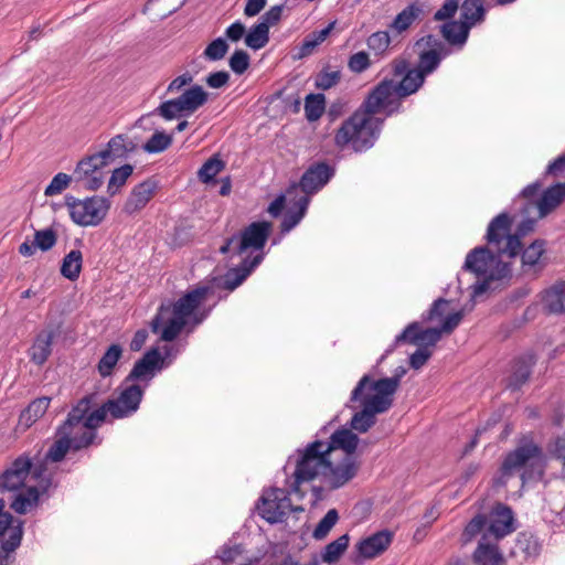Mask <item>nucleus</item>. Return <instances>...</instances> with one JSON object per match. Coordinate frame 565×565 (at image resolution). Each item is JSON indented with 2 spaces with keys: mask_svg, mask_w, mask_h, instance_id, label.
<instances>
[{
  "mask_svg": "<svg viewBox=\"0 0 565 565\" xmlns=\"http://www.w3.org/2000/svg\"><path fill=\"white\" fill-rule=\"evenodd\" d=\"M384 113L383 106L370 104L369 95L361 106L337 129L334 143L344 149L351 148L355 152H363L371 149L379 139L384 118L376 117Z\"/></svg>",
  "mask_w": 565,
  "mask_h": 565,
  "instance_id": "1",
  "label": "nucleus"
},
{
  "mask_svg": "<svg viewBox=\"0 0 565 565\" xmlns=\"http://www.w3.org/2000/svg\"><path fill=\"white\" fill-rule=\"evenodd\" d=\"M545 459L542 448L533 440L523 438L516 448L508 452L501 463L494 484L503 487L516 472H521L522 482L540 480L543 477Z\"/></svg>",
  "mask_w": 565,
  "mask_h": 565,
  "instance_id": "2",
  "label": "nucleus"
},
{
  "mask_svg": "<svg viewBox=\"0 0 565 565\" xmlns=\"http://www.w3.org/2000/svg\"><path fill=\"white\" fill-rule=\"evenodd\" d=\"M424 82V74L413 67L399 82H395L393 78H383L369 93V102L375 106H383L384 114L392 116L402 111V100L415 94Z\"/></svg>",
  "mask_w": 565,
  "mask_h": 565,
  "instance_id": "3",
  "label": "nucleus"
},
{
  "mask_svg": "<svg viewBox=\"0 0 565 565\" xmlns=\"http://www.w3.org/2000/svg\"><path fill=\"white\" fill-rule=\"evenodd\" d=\"M98 395L99 393L96 392ZM143 397V390L138 384L125 386L117 398L107 399L100 405H96V409L88 412L84 426L87 428L99 427L109 414L114 419L126 418L134 415L140 406Z\"/></svg>",
  "mask_w": 565,
  "mask_h": 565,
  "instance_id": "4",
  "label": "nucleus"
},
{
  "mask_svg": "<svg viewBox=\"0 0 565 565\" xmlns=\"http://www.w3.org/2000/svg\"><path fill=\"white\" fill-rule=\"evenodd\" d=\"M330 446L320 439L309 443L303 449H298L291 492L298 493L301 483L322 477L330 467Z\"/></svg>",
  "mask_w": 565,
  "mask_h": 565,
  "instance_id": "5",
  "label": "nucleus"
},
{
  "mask_svg": "<svg viewBox=\"0 0 565 565\" xmlns=\"http://www.w3.org/2000/svg\"><path fill=\"white\" fill-rule=\"evenodd\" d=\"M96 405H98L97 393L87 394L77 402L68 413L66 420L58 427L56 433L57 439L46 452L45 458L47 460L60 462L70 449L74 450V443L71 436L74 435V429L81 427L82 422H85L87 417V413Z\"/></svg>",
  "mask_w": 565,
  "mask_h": 565,
  "instance_id": "6",
  "label": "nucleus"
},
{
  "mask_svg": "<svg viewBox=\"0 0 565 565\" xmlns=\"http://www.w3.org/2000/svg\"><path fill=\"white\" fill-rule=\"evenodd\" d=\"M398 385L396 379L384 377L373 381L370 375L365 374L358 382L351 392L348 407L355 409L358 399H365L372 404L374 408L388 411L393 405L392 396L397 391Z\"/></svg>",
  "mask_w": 565,
  "mask_h": 565,
  "instance_id": "7",
  "label": "nucleus"
},
{
  "mask_svg": "<svg viewBox=\"0 0 565 565\" xmlns=\"http://www.w3.org/2000/svg\"><path fill=\"white\" fill-rule=\"evenodd\" d=\"M489 245L473 248L466 257L463 269L478 277L500 280L510 275V265L501 259Z\"/></svg>",
  "mask_w": 565,
  "mask_h": 565,
  "instance_id": "8",
  "label": "nucleus"
},
{
  "mask_svg": "<svg viewBox=\"0 0 565 565\" xmlns=\"http://www.w3.org/2000/svg\"><path fill=\"white\" fill-rule=\"evenodd\" d=\"M512 222L513 218L507 212H502L488 225L487 244L499 256L514 258L522 249V243L518 241V236L511 234Z\"/></svg>",
  "mask_w": 565,
  "mask_h": 565,
  "instance_id": "9",
  "label": "nucleus"
},
{
  "mask_svg": "<svg viewBox=\"0 0 565 565\" xmlns=\"http://www.w3.org/2000/svg\"><path fill=\"white\" fill-rule=\"evenodd\" d=\"M65 204L70 210L72 221L81 226L98 225L105 218L110 207L109 200L98 195L85 200L66 195Z\"/></svg>",
  "mask_w": 565,
  "mask_h": 565,
  "instance_id": "10",
  "label": "nucleus"
},
{
  "mask_svg": "<svg viewBox=\"0 0 565 565\" xmlns=\"http://www.w3.org/2000/svg\"><path fill=\"white\" fill-rule=\"evenodd\" d=\"M288 494L279 488L265 491L257 504L259 515L270 524L284 522L289 512L292 511Z\"/></svg>",
  "mask_w": 565,
  "mask_h": 565,
  "instance_id": "11",
  "label": "nucleus"
},
{
  "mask_svg": "<svg viewBox=\"0 0 565 565\" xmlns=\"http://www.w3.org/2000/svg\"><path fill=\"white\" fill-rule=\"evenodd\" d=\"M107 166L108 164L102 160L97 152L87 156L76 164L73 172L74 182L85 190L96 191L104 183L103 169Z\"/></svg>",
  "mask_w": 565,
  "mask_h": 565,
  "instance_id": "12",
  "label": "nucleus"
},
{
  "mask_svg": "<svg viewBox=\"0 0 565 565\" xmlns=\"http://www.w3.org/2000/svg\"><path fill=\"white\" fill-rule=\"evenodd\" d=\"M271 231V224L266 221L253 222L237 235L236 255H243L249 249L262 250Z\"/></svg>",
  "mask_w": 565,
  "mask_h": 565,
  "instance_id": "13",
  "label": "nucleus"
},
{
  "mask_svg": "<svg viewBox=\"0 0 565 565\" xmlns=\"http://www.w3.org/2000/svg\"><path fill=\"white\" fill-rule=\"evenodd\" d=\"M209 292L210 288L206 286H199L188 291L174 302L172 309L173 316L183 321H188L186 319L193 316V324H200L204 320L205 315H198L195 310L206 300Z\"/></svg>",
  "mask_w": 565,
  "mask_h": 565,
  "instance_id": "14",
  "label": "nucleus"
},
{
  "mask_svg": "<svg viewBox=\"0 0 565 565\" xmlns=\"http://www.w3.org/2000/svg\"><path fill=\"white\" fill-rule=\"evenodd\" d=\"M360 465L354 457L343 456L335 463L333 457H330V467L326 469L322 478L330 489H339L351 481L358 473Z\"/></svg>",
  "mask_w": 565,
  "mask_h": 565,
  "instance_id": "15",
  "label": "nucleus"
},
{
  "mask_svg": "<svg viewBox=\"0 0 565 565\" xmlns=\"http://www.w3.org/2000/svg\"><path fill=\"white\" fill-rule=\"evenodd\" d=\"M32 468V459L26 454L19 456L0 476V490L15 491L20 489Z\"/></svg>",
  "mask_w": 565,
  "mask_h": 565,
  "instance_id": "16",
  "label": "nucleus"
},
{
  "mask_svg": "<svg viewBox=\"0 0 565 565\" xmlns=\"http://www.w3.org/2000/svg\"><path fill=\"white\" fill-rule=\"evenodd\" d=\"M158 189L159 181L154 177L148 178L135 185L124 204L122 211L128 215H132L142 210L154 196Z\"/></svg>",
  "mask_w": 565,
  "mask_h": 565,
  "instance_id": "17",
  "label": "nucleus"
},
{
  "mask_svg": "<svg viewBox=\"0 0 565 565\" xmlns=\"http://www.w3.org/2000/svg\"><path fill=\"white\" fill-rule=\"evenodd\" d=\"M333 174V168L327 162L313 163L302 174L299 186L306 194H312L323 188Z\"/></svg>",
  "mask_w": 565,
  "mask_h": 565,
  "instance_id": "18",
  "label": "nucleus"
},
{
  "mask_svg": "<svg viewBox=\"0 0 565 565\" xmlns=\"http://www.w3.org/2000/svg\"><path fill=\"white\" fill-rule=\"evenodd\" d=\"M460 9L461 21H449L444 23L440 28L444 39L451 45H463L468 39L469 30L477 23L483 21L469 18L465 12L463 2Z\"/></svg>",
  "mask_w": 565,
  "mask_h": 565,
  "instance_id": "19",
  "label": "nucleus"
},
{
  "mask_svg": "<svg viewBox=\"0 0 565 565\" xmlns=\"http://www.w3.org/2000/svg\"><path fill=\"white\" fill-rule=\"evenodd\" d=\"M161 364L162 358L159 350L151 349L135 363L124 383H130L134 381H150L154 376L156 370L161 369Z\"/></svg>",
  "mask_w": 565,
  "mask_h": 565,
  "instance_id": "20",
  "label": "nucleus"
},
{
  "mask_svg": "<svg viewBox=\"0 0 565 565\" xmlns=\"http://www.w3.org/2000/svg\"><path fill=\"white\" fill-rule=\"evenodd\" d=\"M513 521L514 518L511 508L503 503H497L491 511L490 524L486 534H490L494 536L495 540H500L515 530Z\"/></svg>",
  "mask_w": 565,
  "mask_h": 565,
  "instance_id": "21",
  "label": "nucleus"
},
{
  "mask_svg": "<svg viewBox=\"0 0 565 565\" xmlns=\"http://www.w3.org/2000/svg\"><path fill=\"white\" fill-rule=\"evenodd\" d=\"M264 255L257 254L253 258L246 257L239 266L230 269L223 277V288L234 290L237 288L250 273L263 262Z\"/></svg>",
  "mask_w": 565,
  "mask_h": 565,
  "instance_id": "22",
  "label": "nucleus"
},
{
  "mask_svg": "<svg viewBox=\"0 0 565 565\" xmlns=\"http://www.w3.org/2000/svg\"><path fill=\"white\" fill-rule=\"evenodd\" d=\"M393 534L383 530L360 541L356 545L359 554L364 558H373L383 553L391 544Z\"/></svg>",
  "mask_w": 565,
  "mask_h": 565,
  "instance_id": "23",
  "label": "nucleus"
},
{
  "mask_svg": "<svg viewBox=\"0 0 565 565\" xmlns=\"http://www.w3.org/2000/svg\"><path fill=\"white\" fill-rule=\"evenodd\" d=\"M137 145L125 135H116L113 137L106 149L97 152L105 163L110 164L116 159L125 158L129 152H134Z\"/></svg>",
  "mask_w": 565,
  "mask_h": 565,
  "instance_id": "24",
  "label": "nucleus"
},
{
  "mask_svg": "<svg viewBox=\"0 0 565 565\" xmlns=\"http://www.w3.org/2000/svg\"><path fill=\"white\" fill-rule=\"evenodd\" d=\"M359 437L354 434L350 428H339L337 429L329 438L328 441H324L327 446H330V456L333 457L337 450H343L344 456L353 457L358 445Z\"/></svg>",
  "mask_w": 565,
  "mask_h": 565,
  "instance_id": "25",
  "label": "nucleus"
},
{
  "mask_svg": "<svg viewBox=\"0 0 565 565\" xmlns=\"http://www.w3.org/2000/svg\"><path fill=\"white\" fill-rule=\"evenodd\" d=\"M361 409L355 412L350 420V429L360 434L366 433L376 423V415L384 413L382 409L374 408L371 403L365 399H358Z\"/></svg>",
  "mask_w": 565,
  "mask_h": 565,
  "instance_id": "26",
  "label": "nucleus"
},
{
  "mask_svg": "<svg viewBox=\"0 0 565 565\" xmlns=\"http://www.w3.org/2000/svg\"><path fill=\"white\" fill-rule=\"evenodd\" d=\"M487 534L479 541L476 551L472 554L475 565H504L505 561L502 553L495 544L486 542Z\"/></svg>",
  "mask_w": 565,
  "mask_h": 565,
  "instance_id": "27",
  "label": "nucleus"
},
{
  "mask_svg": "<svg viewBox=\"0 0 565 565\" xmlns=\"http://www.w3.org/2000/svg\"><path fill=\"white\" fill-rule=\"evenodd\" d=\"M565 200V182L547 188L536 203L539 217H545Z\"/></svg>",
  "mask_w": 565,
  "mask_h": 565,
  "instance_id": "28",
  "label": "nucleus"
},
{
  "mask_svg": "<svg viewBox=\"0 0 565 565\" xmlns=\"http://www.w3.org/2000/svg\"><path fill=\"white\" fill-rule=\"evenodd\" d=\"M53 331H41L29 349L30 360L36 365H43L52 353Z\"/></svg>",
  "mask_w": 565,
  "mask_h": 565,
  "instance_id": "29",
  "label": "nucleus"
},
{
  "mask_svg": "<svg viewBox=\"0 0 565 565\" xmlns=\"http://www.w3.org/2000/svg\"><path fill=\"white\" fill-rule=\"evenodd\" d=\"M518 0H463V9L469 18L484 20L487 9L494 7H507Z\"/></svg>",
  "mask_w": 565,
  "mask_h": 565,
  "instance_id": "30",
  "label": "nucleus"
},
{
  "mask_svg": "<svg viewBox=\"0 0 565 565\" xmlns=\"http://www.w3.org/2000/svg\"><path fill=\"white\" fill-rule=\"evenodd\" d=\"M533 364L532 356L519 358L513 365L512 374L508 379L507 387L519 390L529 380Z\"/></svg>",
  "mask_w": 565,
  "mask_h": 565,
  "instance_id": "31",
  "label": "nucleus"
},
{
  "mask_svg": "<svg viewBox=\"0 0 565 565\" xmlns=\"http://www.w3.org/2000/svg\"><path fill=\"white\" fill-rule=\"evenodd\" d=\"M543 306L550 313L565 312V281L556 282L545 291Z\"/></svg>",
  "mask_w": 565,
  "mask_h": 565,
  "instance_id": "32",
  "label": "nucleus"
},
{
  "mask_svg": "<svg viewBox=\"0 0 565 565\" xmlns=\"http://www.w3.org/2000/svg\"><path fill=\"white\" fill-rule=\"evenodd\" d=\"M209 94L200 85H194L185 89L178 98L182 104L185 114L190 115L196 111L207 102Z\"/></svg>",
  "mask_w": 565,
  "mask_h": 565,
  "instance_id": "33",
  "label": "nucleus"
},
{
  "mask_svg": "<svg viewBox=\"0 0 565 565\" xmlns=\"http://www.w3.org/2000/svg\"><path fill=\"white\" fill-rule=\"evenodd\" d=\"M51 398L46 396H42L32 401L25 409H23L19 416V424L29 428L33 423H35L39 418H41L49 405Z\"/></svg>",
  "mask_w": 565,
  "mask_h": 565,
  "instance_id": "34",
  "label": "nucleus"
},
{
  "mask_svg": "<svg viewBox=\"0 0 565 565\" xmlns=\"http://www.w3.org/2000/svg\"><path fill=\"white\" fill-rule=\"evenodd\" d=\"M335 22L329 23L328 26L320 31H315L308 34L301 45L298 49V53L296 55L297 58H305L313 53L316 47L320 45L330 34L332 29L334 28Z\"/></svg>",
  "mask_w": 565,
  "mask_h": 565,
  "instance_id": "35",
  "label": "nucleus"
},
{
  "mask_svg": "<svg viewBox=\"0 0 565 565\" xmlns=\"http://www.w3.org/2000/svg\"><path fill=\"white\" fill-rule=\"evenodd\" d=\"M83 264V255L79 249H72L62 260L61 274L71 281L79 277Z\"/></svg>",
  "mask_w": 565,
  "mask_h": 565,
  "instance_id": "36",
  "label": "nucleus"
},
{
  "mask_svg": "<svg viewBox=\"0 0 565 565\" xmlns=\"http://www.w3.org/2000/svg\"><path fill=\"white\" fill-rule=\"evenodd\" d=\"M245 44L254 51L265 47L269 42V29L259 21L245 35Z\"/></svg>",
  "mask_w": 565,
  "mask_h": 565,
  "instance_id": "37",
  "label": "nucleus"
},
{
  "mask_svg": "<svg viewBox=\"0 0 565 565\" xmlns=\"http://www.w3.org/2000/svg\"><path fill=\"white\" fill-rule=\"evenodd\" d=\"M422 12L423 10L419 4L412 3L395 17L391 28L398 32H403L407 30L413 24V22L420 17Z\"/></svg>",
  "mask_w": 565,
  "mask_h": 565,
  "instance_id": "38",
  "label": "nucleus"
},
{
  "mask_svg": "<svg viewBox=\"0 0 565 565\" xmlns=\"http://www.w3.org/2000/svg\"><path fill=\"white\" fill-rule=\"evenodd\" d=\"M121 354L122 348L119 344L114 343L107 349L97 364V370L100 376L107 377L111 375L113 370L121 358Z\"/></svg>",
  "mask_w": 565,
  "mask_h": 565,
  "instance_id": "39",
  "label": "nucleus"
},
{
  "mask_svg": "<svg viewBox=\"0 0 565 565\" xmlns=\"http://www.w3.org/2000/svg\"><path fill=\"white\" fill-rule=\"evenodd\" d=\"M40 492L36 487H29L24 493H19L11 502L10 508L19 513L25 514L39 502Z\"/></svg>",
  "mask_w": 565,
  "mask_h": 565,
  "instance_id": "40",
  "label": "nucleus"
},
{
  "mask_svg": "<svg viewBox=\"0 0 565 565\" xmlns=\"http://www.w3.org/2000/svg\"><path fill=\"white\" fill-rule=\"evenodd\" d=\"M326 97L323 94H309L305 98V113L309 121L318 120L324 113Z\"/></svg>",
  "mask_w": 565,
  "mask_h": 565,
  "instance_id": "41",
  "label": "nucleus"
},
{
  "mask_svg": "<svg viewBox=\"0 0 565 565\" xmlns=\"http://www.w3.org/2000/svg\"><path fill=\"white\" fill-rule=\"evenodd\" d=\"M349 540V535L343 534L333 542L329 543L324 547V552L321 555L322 561L327 564H333L338 562L341 555L348 548Z\"/></svg>",
  "mask_w": 565,
  "mask_h": 565,
  "instance_id": "42",
  "label": "nucleus"
},
{
  "mask_svg": "<svg viewBox=\"0 0 565 565\" xmlns=\"http://www.w3.org/2000/svg\"><path fill=\"white\" fill-rule=\"evenodd\" d=\"M309 204V199L307 196H301L297 202L296 211H288L280 224V228L282 233H288L291 231L305 216L307 206Z\"/></svg>",
  "mask_w": 565,
  "mask_h": 565,
  "instance_id": "43",
  "label": "nucleus"
},
{
  "mask_svg": "<svg viewBox=\"0 0 565 565\" xmlns=\"http://www.w3.org/2000/svg\"><path fill=\"white\" fill-rule=\"evenodd\" d=\"M158 115L164 118L166 120H172L181 115H186L185 110L180 103L179 98L170 99L161 103L153 111L148 114L147 116Z\"/></svg>",
  "mask_w": 565,
  "mask_h": 565,
  "instance_id": "44",
  "label": "nucleus"
},
{
  "mask_svg": "<svg viewBox=\"0 0 565 565\" xmlns=\"http://www.w3.org/2000/svg\"><path fill=\"white\" fill-rule=\"evenodd\" d=\"M172 135L164 131H156L142 146V149L148 153H159L167 150L172 145Z\"/></svg>",
  "mask_w": 565,
  "mask_h": 565,
  "instance_id": "45",
  "label": "nucleus"
},
{
  "mask_svg": "<svg viewBox=\"0 0 565 565\" xmlns=\"http://www.w3.org/2000/svg\"><path fill=\"white\" fill-rule=\"evenodd\" d=\"M224 167L225 163L223 160L215 154L204 162L198 172V177L203 183H209L224 169Z\"/></svg>",
  "mask_w": 565,
  "mask_h": 565,
  "instance_id": "46",
  "label": "nucleus"
},
{
  "mask_svg": "<svg viewBox=\"0 0 565 565\" xmlns=\"http://www.w3.org/2000/svg\"><path fill=\"white\" fill-rule=\"evenodd\" d=\"M134 167L131 164H124L113 171L109 179L107 191L110 195H115L118 190L126 183L127 179L132 174Z\"/></svg>",
  "mask_w": 565,
  "mask_h": 565,
  "instance_id": "47",
  "label": "nucleus"
},
{
  "mask_svg": "<svg viewBox=\"0 0 565 565\" xmlns=\"http://www.w3.org/2000/svg\"><path fill=\"white\" fill-rule=\"evenodd\" d=\"M423 331V329L420 328L419 323L418 322H412L409 323L405 329L404 331L398 334L395 340H394V343L391 345V348H388L386 351H385V354L382 356L381 360H383L386 355H388L390 353H392L394 351V349L402 342H409L412 344H418L419 341H414V338L416 337H420V332Z\"/></svg>",
  "mask_w": 565,
  "mask_h": 565,
  "instance_id": "48",
  "label": "nucleus"
},
{
  "mask_svg": "<svg viewBox=\"0 0 565 565\" xmlns=\"http://www.w3.org/2000/svg\"><path fill=\"white\" fill-rule=\"evenodd\" d=\"M441 56L436 50H428L419 55V61L415 67L424 74V77L433 73L440 64Z\"/></svg>",
  "mask_w": 565,
  "mask_h": 565,
  "instance_id": "49",
  "label": "nucleus"
},
{
  "mask_svg": "<svg viewBox=\"0 0 565 565\" xmlns=\"http://www.w3.org/2000/svg\"><path fill=\"white\" fill-rule=\"evenodd\" d=\"M9 529L11 530L9 537L4 540L1 545V553L7 557L9 553L14 552L21 544L23 536V522L17 520V524L14 525L13 523Z\"/></svg>",
  "mask_w": 565,
  "mask_h": 565,
  "instance_id": "50",
  "label": "nucleus"
},
{
  "mask_svg": "<svg viewBox=\"0 0 565 565\" xmlns=\"http://www.w3.org/2000/svg\"><path fill=\"white\" fill-rule=\"evenodd\" d=\"M338 520V511L335 509H330L315 527L312 536L316 540H323L329 534L331 529L337 524Z\"/></svg>",
  "mask_w": 565,
  "mask_h": 565,
  "instance_id": "51",
  "label": "nucleus"
},
{
  "mask_svg": "<svg viewBox=\"0 0 565 565\" xmlns=\"http://www.w3.org/2000/svg\"><path fill=\"white\" fill-rule=\"evenodd\" d=\"M341 79V72L339 70L331 71L324 67L320 71L315 78V86L318 89L327 90L335 86Z\"/></svg>",
  "mask_w": 565,
  "mask_h": 565,
  "instance_id": "52",
  "label": "nucleus"
},
{
  "mask_svg": "<svg viewBox=\"0 0 565 565\" xmlns=\"http://www.w3.org/2000/svg\"><path fill=\"white\" fill-rule=\"evenodd\" d=\"M95 428H87L84 426V420L81 424V427L74 429V435L71 436L72 441L74 443V450H81L83 448L88 447L94 443L96 438Z\"/></svg>",
  "mask_w": 565,
  "mask_h": 565,
  "instance_id": "53",
  "label": "nucleus"
},
{
  "mask_svg": "<svg viewBox=\"0 0 565 565\" xmlns=\"http://www.w3.org/2000/svg\"><path fill=\"white\" fill-rule=\"evenodd\" d=\"M545 242L542 239L534 241L522 253L523 266L534 267L540 264V258L544 253Z\"/></svg>",
  "mask_w": 565,
  "mask_h": 565,
  "instance_id": "54",
  "label": "nucleus"
},
{
  "mask_svg": "<svg viewBox=\"0 0 565 565\" xmlns=\"http://www.w3.org/2000/svg\"><path fill=\"white\" fill-rule=\"evenodd\" d=\"M230 49L226 40L217 38L213 40L204 50L203 57L207 61H220L225 57Z\"/></svg>",
  "mask_w": 565,
  "mask_h": 565,
  "instance_id": "55",
  "label": "nucleus"
},
{
  "mask_svg": "<svg viewBox=\"0 0 565 565\" xmlns=\"http://www.w3.org/2000/svg\"><path fill=\"white\" fill-rule=\"evenodd\" d=\"M72 181H74L73 174L68 175L63 172L55 174L50 184L45 188L44 195L53 196L62 193Z\"/></svg>",
  "mask_w": 565,
  "mask_h": 565,
  "instance_id": "56",
  "label": "nucleus"
},
{
  "mask_svg": "<svg viewBox=\"0 0 565 565\" xmlns=\"http://www.w3.org/2000/svg\"><path fill=\"white\" fill-rule=\"evenodd\" d=\"M57 241L56 232L52 228H45L35 231L34 233V244L36 248H40L42 252L50 250Z\"/></svg>",
  "mask_w": 565,
  "mask_h": 565,
  "instance_id": "57",
  "label": "nucleus"
},
{
  "mask_svg": "<svg viewBox=\"0 0 565 565\" xmlns=\"http://www.w3.org/2000/svg\"><path fill=\"white\" fill-rule=\"evenodd\" d=\"M250 64V57L244 50H236L228 60L231 70L237 74H244Z\"/></svg>",
  "mask_w": 565,
  "mask_h": 565,
  "instance_id": "58",
  "label": "nucleus"
},
{
  "mask_svg": "<svg viewBox=\"0 0 565 565\" xmlns=\"http://www.w3.org/2000/svg\"><path fill=\"white\" fill-rule=\"evenodd\" d=\"M487 524V516L484 514H477L465 527L462 533V541L470 542L478 535Z\"/></svg>",
  "mask_w": 565,
  "mask_h": 565,
  "instance_id": "59",
  "label": "nucleus"
},
{
  "mask_svg": "<svg viewBox=\"0 0 565 565\" xmlns=\"http://www.w3.org/2000/svg\"><path fill=\"white\" fill-rule=\"evenodd\" d=\"M188 321H183L180 318L173 316L161 332V339L163 341H173L186 326Z\"/></svg>",
  "mask_w": 565,
  "mask_h": 565,
  "instance_id": "60",
  "label": "nucleus"
},
{
  "mask_svg": "<svg viewBox=\"0 0 565 565\" xmlns=\"http://www.w3.org/2000/svg\"><path fill=\"white\" fill-rule=\"evenodd\" d=\"M391 39L387 32L379 31L371 34L367 39V46L376 54L383 53L390 45Z\"/></svg>",
  "mask_w": 565,
  "mask_h": 565,
  "instance_id": "61",
  "label": "nucleus"
},
{
  "mask_svg": "<svg viewBox=\"0 0 565 565\" xmlns=\"http://www.w3.org/2000/svg\"><path fill=\"white\" fill-rule=\"evenodd\" d=\"M441 330L439 328H427L420 332V337L414 338V341H419L417 344L419 348L435 347L436 343L441 339Z\"/></svg>",
  "mask_w": 565,
  "mask_h": 565,
  "instance_id": "62",
  "label": "nucleus"
},
{
  "mask_svg": "<svg viewBox=\"0 0 565 565\" xmlns=\"http://www.w3.org/2000/svg\"><path fill=\"white\" fill-rule=\"evenodd\" d=\"M284 8V3L271 7L260 17L259 22L265 23L267 29H270L280 21Z\"/></svg>",
  "mask_w": 565,
  "mask_h": 565,
  "instance_id": "63",
  "label": "nucleus"
},
{
  "mask_svg": "<svg viewBox=\"0 0 565 565\" xmlns=\"http://www.w3.org/2000/svg\"><path fill=\"white\" fill-rule=\"evenodd\" d=\"M349 68L354 73H362L370 66L367 53L361 51L353 54L349 60Z\"/></svg>",
  "mask_w": 565,
  "mask_h": 565,
  "instance_id": "64",
  "label": "nucleus"
}]
</instances>
